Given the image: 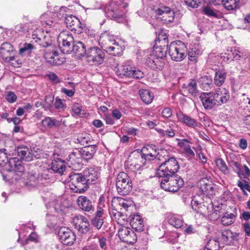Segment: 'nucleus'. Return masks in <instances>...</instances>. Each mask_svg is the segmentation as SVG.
Segmentation results:
<instances>
[{
  "label": "nucleus",
  "instance_id": "nucleus-1",
  "mask_svg": "<svg viewBox=\"0 0 250 250\" xmlns=\"http://www.w3.org/2000/svg\"><path fill=\"white\" fill-rule=\"evenodd\" d=\"M98 41L104 50L113 56L119 55L123 51V48L116 41L115 37L108 31L102 33Z\"/></svg>",
  "mask_w": 250,
  "mask_h": 250
},
{
  "label": "nucleus",
  "instance_id": "nucleus-2",
  "mask_svg": "<svg viewBox=\"0 0 250 250\" xmlns=\"http://www.w3.org/2000/svg\"><path fill=\"white\" fill-rule=\"evenodd\" d=\"M179 168V165L174 157L165 160L157 169L156 174L158 177L165 178L176 175L175 173Z\"/></svg>",
  "mask_w": 250,
  "mask_h": 250
},
{
  "label": "nucleus",
  "instance_id": "nucleus-3",
  "mask_svg": "<svg viewBox=\"0 0 250 250\" xmlns=\"http://www.w3.org/2000/svg\"><path fill=\"white\" fill-rule=\"evenodd\" d=\"M184 184L183 178L176 174L163 178L161 181V187L166 191L176 192L183 187Z\"/></svg>",
  "mask_w": 250,
  "mask_h": 250
},
{
  "label": "nucleus",
  "instance_id": "nucleus-4",
  "mask_svg": "<svg viewBox=\"0 0 250 250\" xmlns=\"http://www.w3.org/2000/svg\"><path fill=\"white\" fill-rule=\"evenodd\" d=\"M118 192L122 195L128 194L132 188V184L128 175L125 172H120L116 178Z\"/></svg>",
  "mask_w": 250,
  "mask_h": 250
},
{
  "label": "nucleus",
  "instance_id": "nucleus-5",
  "mask_svg": "<svg viewBox=\"0 0 250 250\" xmlns=\"http://www.w3.org/2000/svg\"><path fill=\"white\" fill-rule=\"evenodd\" d=\"M82 173H74L69 176V187L75 192H83L88 188Z\"/></svg>",
  "mask_w": 250,
  "mask_h": 250
},
{
  "label": "nucleus",
  "instance_id": "nucleus-6",
  "mask_svg": "<svg viewBox=\"0 0 250 250\" xmlns=\"http://www.w3.org/2000/svg\"><path fill=\"white\" fill-rule=\"evenodd\" d=\"M186 46L182 42H179V43L172 42L169 45V54L173 61L176 62L182 61L186 57Z\"/></svg>",
  "mask_w": 250,
  "mask_h": 250
},
{
  "label": "nucleus",
  "instance_id": "nucleus-7",
  "mask_svg": "<svg viewBox=\"0 0 250 250\" xmlns=\"http://www.w3.org/2000/svg\"><path fill=\"white\" fill-rule=\"evenodd\" d=\"M84 56L87 62L91 64H100L104 61V53L98 47H93L87 50Z\"/></svg>",
  "mask_w": 250,
  "mask_h": 250
},
{
  "label": "nucleus",
  "instance_id": "nucleus-8",
  "mask_svg": "<svg viewBox=\"0 0 250 250\" xmlns=\"http://www.w3.org/2000/svg\"><path fill=\"white\" fill-rule=\"evenodd\" d=\"M132 206L131 202L126 201L122 198L114 197L111 202V207L112 209V214L116 218L120 217L122 216V212L119 211V209H122L123 208L126 210L128 208Z\"/></svg>",
  "mask_w": 250,
  "mask_h": 250
},
{
  "label": "nucleus",
  "instance_id": "nucleus-9",
  "mask_svg": "<svg viewBox=\"0 0 250 250\" xmlns=\"http://www.w3.org/2000/svg\"><path fill=\"white\" fill-rule=\"evenodd\" d=\"M60 47L63 53L69 54L72 52V46L74 43L73 37L71 34L62 33L58 38Z\"/></svg>",
  "mask_w": 250,
  "mask_h": 250
},
{
  "label": "nucleus",
  "instance_id": "nucleus-10",
  "mask_svg": "<svg viewBox=\"0 0 250 250\" xmlns=\"http://www.w3.org/2000/svg\"><path fill=\"white\" fill-rule=\"evenodd\" d=\"M143 153L138 151L133 152L129 156L127 165H129L132 170L140 169L146 163L145 158Z\"/></svg>",
  "mask_w": 250,
  "mask_h": 250
},
{
  "label": "nucleus",
  "instance_id": "nucleus-11",
  "mask_svg": "<svg viewBox=\"0 0 250 250\" xmlns=\"http://www.w3.org/2000/svg\"><path fill=\"white\" fill-rule=\"evenodd\" d=\"M119 75L126 77L140 79L143 77V73L139 70H136L128 65H122L118 68Z\"/></svg>",
  "mask_w": 250,
  "mask_h": 250
},
{
  "label": "nucleus",
  "instance_id": "nucleus-12",
  "mask_svg": "<svg viewBox=\"0 0 250 250\" xmlns=\"http://www.w3.org/2000/svg\"><path fill=\"white\" fill-rule=\"evenodd\" d=\"M58 235L63 245H72L76 240L74 233L67 228H61L58 231Z\"/></svg>",
  "mask_w": 250,
  "mask_h": 250
},
{
  "label": "nucleus",
  "instance_id": "nucleus-13",
  "mask_svg": "<svg viewBox=\"0 0 250 250\" xmlns=\"http://www.w3.org/2000/svg\"><path fill=\"white\" fill-rule=\"evenodd\" d=\"M73 223V226L79 234H85L89 230V223L83 216H75Z\"/></svg>",
  "mask_w": 250,
  "mask_h": 250
},
{
  "label": "nucleus",
  "instance_id": "nucleus-14",
  "mask_svg": "<svg viewBox=\"0 0 250 250\" xmlns=\"http://www.w3.org/2000/svg\"><path fill=\"white\" fill-rule=\"evenodd\" d=\"M118 235L123 241L133 244L137 240V236L134 232L129 228L125 226L121 227L118 230Z\"/></svg>",
  "mask_w": 250,
  "mask_h": 250
},
{
  "label": "nucleus",
  "instance_id": "nucleus-15",
  "mask_svg": "<svg viewBox=\"0 0 250 250\" xmlns=\"http://www.w3.org/2000/svg\"><path fill=\"white\" fill-rule=\"evenodd\" d=\"M200 99L206 109H211L215 106L219 105L213 95V92H204L200 96Z\"/></svg>",
  "mask_w": 250,
  "mask_h": 250
},
{
  "label": "nucleus",
  "instance_id": "nucleus-16",
  "mask_svg": "<svg viewBox=\"0 0 250 250\" xmlns=\"http://www.w3.org/2000/svg\"><path fill=\"white\" fill-rule=\"evenodd\" d=\"M0 54L5 62H9L14 59L13 46L8 42L3 43L0 48Z\"/></svg>",
  "mask_w": 250,
  "mask_h": 250
},
{
  "label": "nucleus",
  "instance_id": "nucleus-17",
  "mask_svg": "<svg viewBox=\"0 0 250 250\" xmlns=\"http://www.w3.org/2000/svg\"><path fill=\"white\" fill-rule=\"evenodd\" d=\"M65 22L67 27L75 32H81L82 30L81 23L79 20L72 15H66L65 17Z\"/></svg>",
  "mask_w": 250,
  "mask_h": 250
},
{
  "label": "nucleus",
  "instance_id": "nucleus-18",
  "mask_svg": "<svg viewBox=\"0 0 250 250\" xmlns=\"http://www.w3.org/2000/svg\"><path fill=\"white\" fill-rule=\"evenodd\" d=\"M85 181L88 186L94 184L97 181L100 175V172L97 168L89 167L85 169L83 173Z\"/></svg>",
  "mask_w": 250,
  "mask_h": 250
},
{
  "label": "nucleus",
  "instance_id": "nucleus-19",
  "mask_svg": "<svg viewBox=\"0 0 250 250\" xmlns=\"http://www.w3.org/2000/svg\"><path fill=\"white\" fill-rule=\"evenodd\" d=\"M18 156L21 159L27 162H30L33 160L34 156L32 150L25 146H19L17 148Z\"/></svg>",
  "mask_w": 250,
  "mask_h": 250
},
{
  "label": "nucleus",
  "instance_id": "nucleus-20",
  "mask_svg": "<svg viewBox=\"0 0 250 250\" xmlns=\"http://www.w3.org/2000/svg\"><path fill=\"white\" fill-rule=\"evenodd\" d=\"M213 95L219 105L226 103L229 99V94L226 88L221 87L217 88Z\"/></svg>",
  "mask_w": 250,
  "mask_h": 250
},
{
  "label": "nucleus",
  "instance_id": "nucleus-21",
  "mask_svg": "<svg viewBox=\"0 0 250 250\" xmlns=\"http://www.w3.org/2000/svg\"><path fill=\"white\" fill-rule=\"evenodd\" d=\"M97 149L96 145H89L82 148L79 152L82 158L87 161L93 157Z\"/></svg>",
  "mask_w": 250,
  "mask_h": 250
},
{
  "label": "nucleus",
  "instance_id": "nucleus-22",
  "mask_svg": "<svg viewBox=\"0 0 250 250\" xmlns=\"http://www.w3.org/2000/svg\"><path fill=\"white\" fill-rule=\"evenodd\" d=\"M198 186L202 192L211 194L213 190V187L211 181L207 177L200 179L198 183Z\"/></svg>",
  "mask_w": 250,
  "mask_h": 250
},
{
  "label": "nucleus",
  "instance_id": "nucleus-23",
  "mask_svg": "<svg viewBox=\"0 0 250 250\" xmlns=\"http://www.w3.org/2000/svg\"><path fill=\"white\" fill-rule=\"evenodd\" d=\"M192 209L196 213H202L206 208L204 205L203 199L199 195H195L191 202Z\"/></svg>",
  "mask_w": 250,
  "mask_h": 250
},
{
  "label": "nucleus",
  "instance_id": "nucleus-24",
  "mask_svg": "<svg viewBox=\"0 0 250 250\" xmlns=\"http://www.w3.org/2000/svg\"><path fill=\"white\" fill-rule=\"evenodd\" d=\"M78 203L81 208L85 211H94V207L92 201L89 200L86 196H81L79 197Z\"/></svg>",
  "mask_w": 250,
  "mask_h": 250
},
{
  "label": "nucleus",
  "instance_id": "nucleus-25",
  "mask_svg": "<svg viewBox=\"0 0 250 250\" xmlns=\"http://www.w3.org/2000/svg\"><path fill=\"white\" fill-rule=\"evenodd\" d=\"M44 57L48 62L53 65H59L64 62V59L61 58L56 51H53L52 53H45Z\"/></svg>",
  "mask_w": 250,
  "mask_h": 250
},
{
  "label": "nucleus",
  "instance_id": "nucleus-26",
  "mask_svg": "<svg viewBox=\"0 0 250 250\" xmlns=\"http://www.w3.org/2000/svg\"><path fill=\"white\" fill-rule=\"evenodd\" d=\"M178 120L184 124L188 127L195 128L198 125V122L194 118L184 114L182 112H179L177 114Z\"/></svg>",
  "mask_w": 250,
  "mask_h": 250
},
{
  "label": "nucleus",
  "instance_id": "nucleus-27",
  "mask_svg": "<svg viewBox=\"0 0 250 250\" xmlns=\"http://www.w3.org/2000/svg\"><path fill=\"white\" fill-rule=\"evenodd\" d=\"M130 224L132 229L137 231H142L144 229V223L142 218L139 215H133L131 216Z\"/></svg>",
  "mask_w": 250,
  "mask_h": 250
},
{
  "label": "nucleus",
  "instance_id": "nucleus-28",
  "mask_svg": "<svg viewBox=\"0 0 250 250\" xmlns=\"http://www.w3.org/2000/svg\"><path fill=\"white\" fill-rule=\"evenodd\" d=\"M49 170L46 169V170L44 171L42 175H40L39 173L36 172L29 174L28 176L29 183L30 185H36L38 184H42L43 179H46L47 178H49V177H43V175H46V173Z\"/></svg>",
  "mask_w": 250,
  "mask_h": 250
},
{
  "label": "nucleus",
  "instance_id": "nucleus-29",
  "mask_svg": "<svg viewBox=\"0 0 250 250\" xmlns=\"http://www.w3.org/2000/svg\"><path fill=\"white\" fill-rule=\"evenodd\" d=\"M51 169L61 175L64 174L66 169L64 162L60 159L53 161L51 164Z\"/></svg>",
  "mask_w": 250,
  "mask_h": 250
},
{
  "label": "nucleus",
  "instance_id": "nucleus-30",
  "mask_svg": "<svg viewBox=\"0 0 250 250\" xmlns=\"http://www.w3.org/2000/svg\"><path fill=\"white\" fill-rule=\"evenodd\" d=\"M168 47V45L165 44L156 45L154 47L153 54L156 57L163 59L167 55Z\"/></svg>",
  "mask_w": 250,
  "mask_h": 250
},
{
  "label": "nucleus",
  "instance_id": "nucleus-31",
  "mask_svg": "<svg viewBox=\"0 0 250 250\" xmlns=\"http://www.w3.org/2000/svg\"><path fill=\"white\" fill-rule=\"evenodd\" d=\"M72 52L75 53L79 57L85 56L87 50L84 44L81 42H75L72 46Z\"/></svg>",
  "mask_w": 250,
  "mask_h": 250
},
{
  "label": "nucleus",
  "instance_id": "nucleus-32",
  "mask_svg": "<svg viewBox=\"0 0 250 250\" xmlns=\"http://www.w3.org/2000/svg\"><path fill=\"white\" fill-rule=\"evenodd\" d=\"M8 166L11 171L22 172L24 171L23 166L20 162L17 161L15 158L9 159Z\"/></svg>",
  "mask_w": 250,
  "mask_h": 250
},
{
  "label": "nucleus",
  "instance_id": "nucleus-33",
  "mask_svg": "<svg viewBox=\"0 0 250 250\" xmlns=\"http://www.w3.org/2000/svg\"><path fill=\"white\" fill-rule=\"evenodd\" d=\"M212 82L211 79L206 75L202 76L199 80V83L201 87L205 90H208L211 87Z\"/></svg>",
  "mask_w": 250,
  "mask_h": 250
},
{
  "label": "nucleus",
  "instance_id": "nucleus-34",
  "mask_svg": "<svg viewBox=\"0 0 250 250\" xmlns=\"http://www.w3.org/2000/svg\"><path fill=\"white\" fill-rule=\"evenodd\" d=\"M139 93L141 99L145 104H149L152 102L154 96L149 90H140Z\"/></svg>",
  "mask_w": 250,
  "mask_h": 250
},
{
  "label": "nucleus",
  "instance_id": "nucleus-35",
  "mask_svg": "<svg viewBox=\"0 0 250 250\" xmlns=\"http://www.w3.org/2000/svg\"><path fill=\"white\" fill-rule=\"evenodd\" d=\"M168 13L169 18L166 20V22H171L173 21L174 17V12L169 7H165L159 8L157 11V14L159 15H163Z\"/></svg>",
  "mask_w": 250,
  "mask_h": 250
},
{
  "label": "nucleus",
  "instance_id": "nucleus-36",
  "mask_svg": "<svg viewBox=\"0 0 250 250\" xmlns=\"http://www.w3.org/2000/svg\"><path fill=\"white\" fill-rule=\"evenodd\" d=\"M42 124L44 127L49 128L59 126L61 125L60 121L55 119H52L50 117H45L42 120Z\"/></svg>",
  "mask_w": 250,
  "mask_h": 250
},
{
  "label": "nucleus",
  "instance_id": "nucleus-37",
  "mask_svg": "<svg viewBox=\"0 0 250 250\" xmlns=\"http://www.w3.org/2000/svg\"><path fill=\"white\" fill-rule=\"evenodd\" d=\"M236 215L234 213L226 212L221 219V223L224 226H229L233 223Z\"/></svg>",
  "mask_w": 250,
  "mask_h": 250
},
{
  "label": "nucleus",
  "instance_id": "nucleus-38",
  "mask_svg": "<svg viewBox=\"0 0 250 250\" xmlns=\"http://www.w3.org/2000/svg\"><path fill=\"white\" fill-rule=\"evenodd\" d=\"M224 7L228 10L235 9L239 4V0H218Z\"/></svg>",
  "mask_w": 250,
  "mask_h": 250
},
{
  "label": "nucleus",
  "instance_id": "nucleus-39",
  "mask_svg": "<svg viewBox=\"0 0 250 250\" xmlns=\"http://www.w3.org/2000/svg\"><path fill=\"white\" fill-rule=\"evenodd\" d=\"M186 90L193 97H196L198 92L197 83L195 80H190L188 85L185 86Z\"/></svg>",
  "mask_w": 250,
  "mask_h": 250
},
{
  "label": "nucleus",
  "instance_id": "nucleus-40",
  "mask_svg": "<svg viewBox=\"0 0 250 250\" xmlns=\"http://www.w3.org/2000/svg\"><path fill=\"white\" fill-rule=\"evenodd\" d=\"M232 235V231L230 230H224L222 231L221 235L220 237L221 242L224 245L230 244V237Z\"/></svg>",
  "mask_w": 250,
  "mask_h": 250
},
{
  "label": "nucleus",
  "instance_id": "nucleus-41",
  "mask_svg": "<svg viewBox=\"0 0 250 250\" xmlns=\"http://www.w3.org/2000/svg\"><path fill=\"white\" fill-rule=\"evenodd\" d=\"M226 78V73L223 71H217L215 73L214 77V83L218 86H220L224 83L225 80Z\"/></svg>",
  "mask_w": 250,
  "mask_h": 250
},
{
  "label": "nucleus",
  "instance_id": "nucleus-42",
  "mask_svg": "<svg viewBox=\"0 0 250 250\" xmlns=\"http://www.w3.org/2000/svg\"><path fill=\"white\" fill-rule=\"evenodd\" d=\"M219 242L215 239H210L204 250H219Z\"/></svg>",
  "mask_w": 250,
  "mask_h": 250
},
{
  "label": "nucleus",
  "instance_id": "nucleus-43",
  "mask_svg": "<svg viewBox=\"0 0 250 250\" xmlns=\"http://www.w3.org/2000/svg\"><path fill=\"white\" fill-rule=\"evenodd\" d=\"M146 150H148L147 147H145L142 149L143 155H144V157L145 158L146 162L147 160L150 161L157 157L158 159L161 160V157L162 156V154H160V152H158L156 156V154H152V153H144L146 152Z\"/></svg>",
  "mask_w": 250,
  "mask_h": 250
},
{
  "label": "nucleus",
  "instance_id": "nucleus-44",
  "mask_svg": "<svg viewBox=\"0 0 250 250\" xmlns=\"http://www.w3.org/2000/svg\"><path fill=\"white\" fill-rule=\"evenodd\" d=\"M72 110L74 113L73 116L83 117L85 114L84 110L82 109V105L79 104H74L72 106Z\"/></svg>",
  "mask_w": 250,
  "mask_h": 250
},
{
  "label": "nucleus",
  "instance_id": "nucleus-45",
  "mask_svg": "<svg viewBox=\"0 0 250 250\" xmlns=\"http://www.w3.org/2000/svg\"><path fill=\"white\" fill-rule=\"evenodd\" d=\"M169 223L176 228H180L183 224V220L177 216H171L169 219Z\"/></svg>",
  "mask_w": 250,
  "mask_h": 250
},
{
  "label": "nucleus",
  "instance_id": "nucleus-46",
  "mask_svg": "<svg viewBox=\"0 0 250 250\" xmlns=\"http://www.w3.org/2000/svg\"><path fill=\"white\" fill-rule=\"evenodd\" d=\"M54 100V96L51 95L46 96L44 99V102L42 104V107L45 110H50L53 106Z\"/></svg>",
  "mask_w": 250,
  "mask_h": 250
},
{
  "label": "nucleus",
  "instance_id": "nucleus-47",
  "mask_svg": "<svg viewBox=\"0 0 250 250\" xmlns=\"http://www.w3.org/2000/svg\"><path fill=\"white\" fill-rule=\"evenodd\" d=\"M203 11L205 15L209 17L219 18L220 16V13L217 10H214L209 6L204 7Z\"/></svg>",
  "mask_w": 250,
  "mask_h": 250
},
{
  "label": "nucleus",
  "instance_id": "nucleus-48",
  "mask_svg": "<svg viewBox=\"0 0 250 250\" xmlns=\"http://www.w3.org/2000/svg\"><path fill=\"white\" fill-rule=\"evenodd\" d=\"M216 164L217 167L223 172L224 174H228L229 172V168H228L225 162L221 159H217L216 161Z\"/></svg>",
  "mask_w": 250,
  "mask_h": 250
},
{
  "label": "nucleus",
  "instance_id": "nucleus-49",
  "mask_svg": "<svg viewBox=\"0 0 250 250\" xmlns=\"http://www.w3.org/2000/svg\"><path fill=\"white\" fill-rule=\"evenodd\" d=\"M6 150L4 148L0 150V166L9 164V160L5 152Z\"/></svg>",
  "mask_w": 250,
  "mask_h": 250
},
{
  "label": "nucleus",
  "instance_id": "nucleus-50",
  "mask_svg": "<svg viewBox=\"0 0 250 250\" xmlns=\"http://www.w3.org/2000/svg\"><path fill=\"white\" fill-rule=\"evenodd\" d=\"M92 226L99 230L104 224L103 218L93 217L91 220Z\"/></svg>",
  "mask_w": 250,
  "mask_h": 250
},
{
  "label": "nucleus",
  "instance_id": "nucleus-51",
  "mask_svg": "<svg viewBox=\"0 0 250 250\" xmlns=\"http://www.w3.org/2000/svg\"><path fill=\"white\" fill-rule=\"evenodd\" d=\"M6 100L9 103H14L17 100V96L12 91H8L5 96Z\"/></svg>",
  "mask_w": 250,
  "mask_h": 250
},
{
  "label": "nucleus",
  "instance_id": "nucleus-52",
  "mask_svg": "<svg viewBox=\"0 0 250 250\" xmlns=\"http://www.w3.org/2000/svg\"><path fill=\"white\" fill-rule=\"evenodd\" d=\"M185 3L192 8H197L201 3L200 0H185Z\"/></svg>",
  "mask_w": 250,
  "mask_h": 250
},
{
  "label": "nucleus",
  "instance_id": "nucleus-53",
  "mask_svg": "<svg viewBox=\"0 0 250 250\" xmlns=\"http://www.w3.org/2000/svg\"><path fill=\"white\" fill-rule=\"evenodd\" d=\"M159 40V43L160 44H165L166 45H168V38L167 36L166 35V34H160L158 36Z\"/></svg>",
  "mask_w": 250,
  "mask_h": 250
},
{
  "label": "nucleus",
  "instance_id": "nucleus-54",
  "mask_svg": "<svg viewBox=\"0 0 250 250\" xmlns=\"http://www.w3.org/2000/svg\"><path fill=\"white\" fill-rule=\"evenodd\" d=\"M199 51L195 48L192 49L190 51L188 52V59L191 61H194L197 59V56L199 54Z\"/></svg>",
  "mask_w": 250,
  "mask_h": 250
},
{
  "label": "nucleus",
  "instance_id": "nucleus-55",
  "mask_svg": "<svg viewBox=\"0 0 250 250\" xmlns=\"http://www.w3.org/2000/svg\"><path fill=\"white\" fill-rule=\"evenodd\" d=\"M154 62L155 65L156 66V69L161 70L165 65V62L163 61V59L157 57L155 59Z\"/></svg>",
  "mask_w": 250,
  "mask_h": 250
},
{
  "label": "nucleus",
  "instance_id": "nucleus-56",
  "mask_svg": "<svg viewBox=\"0 0 250 250\" xmlns=\"http://www.w3.org/2000/svg\"><path fill=\"white\" fill-rule=\"evenodd\" d=\"M34 48L33 46L30 43H25L23 44V47L20 49V54H22L27 51H31Z\"/></svg>",
  "mask_w": 250,
  "mask_h": 250
},
{
  "label": "nucleus",
  "instance_id": "nucleus-57",
  "mask_svg": "<svg viewBox=\"0 0 250 250\" xmlns=\"http://www.w3.org/2000/svg\"><path fill=\"white\" fill-rule=\"evenodd\" d=\"M184 150L187 157L190 159L194 157V153L191 149V147L189 145L186 146L184 149Z\"/></svg>",
  "mask_w": 250,
  "mask_h": 250
},
{
  "label": "nucleus",
  "instance_id": "nucleus-58",
  "mask_svg": "<svg viewBox=\"0 0 250 250\" xmlns=\"http://www.w3.org/2000/svg\"><path fill=\"white\" fill-rule=\"evenodd\" d=\"M54 106L57 109H61L64 108L65 105L63 104L62 99H61L59 97H57L55 99Z\"/></svg>",
  "mask_w": 250,
  "mask_h": 250
},
{
  "label": "nucleus",
  "instance_id": "nucleus-59",
  "mask_svg": "<svg viewBox=\"0 0 250 250\" xmlns=\"http://www.w3.org/2000/svg\"><path fill=\"white\" fill-rule=\"evenodd\" d=\"M49 79L55 83H58L61 82L60 79L54 73H50L48 74Z\"/></svg>",
  "mask_w": 250,
  "mask_h": 250
},
{
  "label": "nucleus",
  "instance_id": "nucleus-60",
  "mask_svg": "<svg viewBox=\"0 0 250 250\" xmlns=\"http://www.w3.org/2000/svg\"><path fill=\"white\" fill-rule=\"evenodd\" d=\"M172 111L169 107L165 108L162 111V114L164 118H168L172 115Z\"/></svg>",
  "mask_w": 250,
  "mask_h": 250
},
{
  "label": "nucleus",
  "instance_id": "nucleus-61",
  "mask_svg": "<svg viewBox=\"0 0 250 250\" xmlns=\"http://www.w3.org/2000/svg\"><path fill=\"white\" fill-rule=\"evenodd\" d=\"M99 243L100 248L103 250L106 249V238L105 237H100L99 239Z\"/></svg>",
  "mask_w": 250,
  "mask_h": 250
},
{
  "label": "nucleus",
  "instance_id": "nucleus-62",
  "mask_svg": "<svg viewBox=\"0 0 250 250\" xmlns=\"http://www.w3.org/2000/svg\"><path fill=\"white\" fill-rule=\"evenodd\" d=\"M68 10V9L64 6L61 7L59 11L58 12V16L60 17V18H62L64 16L65 17L66 16V15H68V14H66V13L67 11Z\"/></svg>",
  "mask_w": 250,
  "mask_h": 250
},
{
  "label": "nucleus",
  "instance_id": "nucleus-63",
  "mask_svg": "<svg viewBox=\"0 0 250 250\" xmlns=\"http://www.w3.org/2000/svg\"><path fill=\"white\" fill-rule=\"evenodd\" d=\"M230 166L233 168V170L237 172L238 174H239L240 170V164L238 162L232 161L229 163Z\"/></svg>",
  "mask_w": 250,
  "mask_h": 250
},
{
  "label": "nucleus",
  "instance_id": "nucleus-64",
  "mask_svg": "<svg viewBox=\"0 0 250 250\" xmlns=\"http://www.w3.org/2000/svg\"><path fill=\"white\" fill-rule=\"evenodd\" d=\"M154 62H155L154 58H148L146 60V63L150 68L153 69H156V66L155 65V63H154Z\"/></svg>",
  "mask_w": 250,
  "mask_h": 250
}]
</instances>
